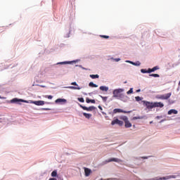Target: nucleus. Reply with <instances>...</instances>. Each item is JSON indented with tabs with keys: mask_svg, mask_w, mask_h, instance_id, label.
<instances>
[{
	"mask_svg": "<svg viewBox=\"0 0 180 180\" xmlns=\"http://www.w3.org/2000/svg\"><path fill=\"white\" fill-rule=\"evenodd\" d=\"M124 92V89H115L112 91V96L115 99H119V101H121V102H124V103H127V102H129V96H127L126 94H123Z\"/></svg>",
	"mask_w": 180,
	"mask_h": 180,
	"instance_id": "nucleus-1",
	"label": "nucleus"
},
{
	"mask_svg": "<svg viewBox=\"0 0 180 180\" xmlns=\"http://www.w3.org/2000/svg\"><path fill=\"white\" fill-rule=\"evenodd\" d=\"M71 85H74V86H65L64 88L67 89H74V90H77L79 91L81 89H82V87H80L78 84L76 83V82H73L71 83Z\"/></svg>",
	"mask_w": 180,
	"mask_h": 180,
	"instance_id": "nucleus-2",
	"label": "nucleus"
},
{
	"mask_svg": "<svg viewBox=\"0 0 180 180\" xmlns=\"http://www.w3.org/2000/svg\"><path fill=\"white\" fill-rule=\"evenodd\" d=\"M109 162H117L118 164H121V162H123V160L117 158H111L105 161V164H108Z\"/></svg>",
	"mask_w": 180,
	"mask_h": 180,
	"instance_id": "nucleus-3",
	"label": "nucleus"
},
{
	"mask_svg": "<svg viewBox=\"0 0 180 180\" xmlns=\"http://www.w3.org/2000/svg\"><path fill=\"white\" fill-rule=\"evenodd\" d=\"M176 178V176L175 175H169V176H166L163 177H156L155 179H153V180H168V179H175Z\"/></svg>",
	"mask_w": 180,
	"mask_h": 180,
	"instance_id": "nucleus-4",
	"label": "nucleus"
},
{
	"mask_svg": "<svg viewBox=\"0 0 180 180\" xmlns=\"http://www.w3.org/2000/svg\"><path fill=\"white\" fill-rule=\"evenodd\" d=\"M27 103H33L34 105H36L37 106H43L44 105L45 102L44 101H33L32 100L27 101Z\"/></svg>",
	"mask_w": 180,
	"mask_h": 180,
	"instance_id": "nucleus-5",
	"label": "nucleus"
},
{
	"mask_svg": "<svg viewBox=\"0 0 180 180\" xmlns=\"http://www.w3.org/2000/svg\"><path fill=\"white\" fill-rule=\"evenodd\" d=\"M11 103H19V102H23L24 103H27V101L18 98H14L12 100H11Z\"/></svg>",
	"mask_w": 180,
	"mask_h": 180,
	"instance_id": "nucleus-6",
	"label": "nucleus"
},
{
	"mask_svg": "<svg viewBox=\"0 0 180 180\" xmlns=\"http://www.w3.org/2000/svg\"><path fill=\"white\" fill-rule=\"evenodd\" d=\"M143 105L147 108V109H153L154 108V102L143 101Z\"/></svg>",
	"mask_w": 180,
	"mask_h": 180,
	"instance_id": "nucleus-7",
	"label": "nucleus"
},
{
	"mask_svg": "<svg viewBox=\"0 0 180 180\" xmlns=\"http://www.w3.org/2000/svg\"><path fill=\"white\" fill-rule=\"evenodd\" d=\"M112 126H115V124H118V126H122L123 124V121H120L117 118H114L113 120L111 122Z\"/></svg>",
	"mask_w": 180,
	"mask_h": 180,
	"instance_id": "nucleus-8",
	"label": "nucleus"
},
{
	"mask_svg": "<svg viewBox=\"0 0 180 180\" xmlns=\"http://www.w3.org/2000/svg\"><path fill=\"white\" fill-rule=\"evenodd\" d=\"M80 108H82V109H83L84 110H86L87 112H92V110H95V109H96V108L94 106L86 107V106L80 105Z\"/></svg>",
	"mask_w": 180,
	"mask_h": 180,
	"instance_id": "nucleus-9",
	"label": "nucleus"
},
{
	"mask_svg": "<svg viewBox=\"0 0 180 180\" xmlns=\"http://www.w3.org/2000/svg\"><path fill=\"white\" fill-rule=\"evenodd\" d=\"M125 63H128L129 64H131L132 65H135L136 67H140L141 65V63L140 61H136V63L131 60H125Z\"/></svg>",
	"mask_w": 180,
	"mask_h": 180,
	"instance_id": "nucleus-10",
	"label": "nucleus"
},
{
	"mask_svg": "<svg viewBox=\"0 0 180 180\" xmlns=\"http://www.w3.org/2000/svg\"><path fill=\"white\" fill-rule=\"evenodd\" d=\"M113 113H130V111H124L120 108H115L113 110Z\"/></svg>",
	"mask_w": 180,
	"mask_h": 180,
	"instance_id": "nucleus-11",
	"label": "nucleus"
},
{
	"mask_svg": "<svg viewBox=\"0 0 180 180\" xmlns=\"http://www.w3.org/2000/svg\"><path fill=\"white\" fill-rule=\"evenodd\" d=\"M67 103V99L65 98H58L55 101V103H60V105H64Z\"/></svg>",
	"mask_w": 180,
	"mask_h": 180,
	"instance_id": "nucleus-12",
	"label": "nucleus"
},
{
	"mask_svg": "<svg viewBox=\"0 0 180 180\" xmlns=\"http://www.w3.org/2000/svg\"><path fill=\"white\" fill-rule=\"evenodd\" d=\"M91 174H92V170H91V169L84 167L85 176H89Z\"/></svg>",
	"mask_w": 180,
	"mask_h": 180,
	"instance_id": "nucleus-13",
	"label": "nucleus"
},
{
	"mask_svg": "<svg viewBox=\"0 0 180 180\" xmlns=\"http://www.w3.org/2000/svg\"><path fill=\"white\" fill-rule=\"evenodd\" d=\"M171 95L172 94L171 93H168L167 94H165V95H162L159 97V99H164V100H167V99H169V98H171Z\"/></svg>",
	"mask_w": 180,
	"mask_h": 180,
	"instance_id": "nucleus-14",
	"label": "nucleus"
},
{
	"mask_svg": "<svg viewBox=\"0 0 180 180\" xmlns=\"http://www.w3.org/2000/svg\"><path fill=\"white\" fill-rule=\"evenodd\" d=\"M154 108H164V103L161 102H153Z\"/></svg>",
	"mask_w": 180,
	"mask_h": 180,
	"instance_id": "nucleus-15",
	"label": "nucleus"
},
{
	"mask_svg": "<svg viewBox=\"0 0 180 180\" xmlns=\"http://www.w3.org/2000/svg\"><path fill=\"white\" fill-rule=\"evenodd\" d=\"M157 70H160V67L155 66L152 69L151 68H148V74H151V72H155V71H157Z\"/></svg>",
	"mask_w": 180,
	"mask_h": 180,
	"instance_id": "nucleus-16",
	"label": "nucleus"
},
{
	"mask_svg": "<svg viewBox=\"0 0 180 180\" xmlns=\"http://www.w3.org/2000/svg\"><path fill=\"white\" fill-rule=\"evenodd\" d=\"M99 89L103 92H108V91H109V87L106 86H101Z\"/></svg>",
	"mask_w": 180,
	"mask_h": 180,
	"instance_id": "nucleus-17",
	"label": "nucleus"
},
{
	"mask_svg": "<svg viewBox=\"0 0 180 180\" xmlns=\"http://www.w3.org/2000/svg\"><path fill=\"white\" fill-rule=\"evenodd\" d=\"M168 115H178V110L172 109L167 112Z\"/></svg>",
	"mask_w": 180,
	"mask_h": 180,
	"instance_id": "nucleus-18",
	"label": "nucleus"
},
{
	"mask_svg": "<svg viewBox=\"0 0 180 180\" xmlns=\"http://www.w3.org/2000/svg\"><path fill=\"white\" fill-rule=\"evenodd\" d=\"M83 115L84 116V117H86V119H90L92 117V114H89L86 112H84Z\"/></svg>",
	"mask_w": 180,
	"mask_h": 180,
	"instance_id": "nucleus-19",
	"label": "nucleus"
},
{
	"mask_svg": "<svg viewBox=\"0 0 180 180\" xmlns=\"http://www.w3.org/2000/svg\"><path fill=\"white\" fill-rule=\"evenodd\" d=\"M124 123H125V127H127V128H130V127H131V123H130V122L129 121V120H127V121H125Z\"/></svg>",
	"mask_w": 180,
	"mask_h": 180,
	"instance_id": "nucleus-20",
	"label": "nucleus"
},
{
	"mask_svg": "<svg viewBox=\"0 0 180 180\" xmlns=\"http://www.w3.org/2000/svg\"><path fill=\"white\" fill-rule=\"evenodd\" d=\"M120 119H121V120H123L125 123V122L129 120V118H127V117L124 116V115H121L120 116Z\"/></svg>",
	"mask_w": 180,
	"mask_h": 180,
	"instance_id": "nucleus-21",
	"label": "nucleus"
},
{
	"mask_svg": "<svg viewBox=\"0 0 180 180\" xmlns=\"http://www.w3.org/2000/svg\"><path fill=\"white\" fill-rule=\"evenodd\" d=\"M65 64H71V62L70 61H64V62H60V63H58L57 65H64Z\"/></svg>",
	"mask_w": 180,
	"mask_h": 180,
	"instance_id": "nucleus-22",
	"label": "nucleus"
},
{
	"mask_svg": "<svg viewBox=\"0 0 180 180\" xmlns=\"http://www.w3.org/2000/svg\"><path fill=\"white\" fill-rule=\"evenodd\" d=\"M89 77H90V78H92V79H96L99 78L98 75H90Z\"/></svg>",
	"mask_w": 180,
	"mask_h": 180,
	"instance_id": "nucleus-23",
	"label": "nucleus"
},
{
	"mask_svg": "<svg viewBox=\"0 0 180 180\" xmlns=\"http://www.w3.org/2000/svg\"><path fill=\"white\" fill-rule=\"evenodd\" d=\"M89 86H91V88H98V84H95L91 82L89 84Z\"/></svg>",
	"mask_w": 180,
	"mask_h": 180,
	"instance_id": "nucleus-24",
	"label": "nucleus"
},
{
	"mask_svg": "<svg viewBox=\"0 0 180 180\" xmlns=\"http://www.w3.org/2000/svg\"><path fill=\"white\" fill-rule=\"evenodd\" d=\"M51 176H53V178L57 176V170H54L51 172Z\"/></svg>",
	"mask_w": 180,
	"mask_h": 180,
	"instance_id": "nucleus-25",
	"label": "nucleus"
},
{
	"mask_svg": "<svg viewBox=\"0 0 180 180\" xmlns=\"http://www.w3.org/2000/svg\"><path fill=\"white\" fill-rule=\"evenodd\" d=\"M149 77H154L155 78H160V75L158 74H150Z\"/></svg>",
	"mask_w": 180,
	"mask_h": 180,
	"instance_id": "nucleus-26",
	"label": "nucleus"
},
{
	"mask_svg": "<svg viewBox=\"0 0 180 180\" xmlns=\"http://www.w3.org/2000/svg\"><path fill=\"white\" fill-rule=\"evenodd\" d=\"M86 102L87 103H90V102H91V103H95V100H91V99H89V98H86Z\"/></svg>",
	"mask_w": 180,
	"mask_h": 180,
	"instance_id": "nucleus-27",
	"label": "nucleus"
},
{
	"mask_svg": "<svg viewBox=\"0 0 180 180\" xmlns=\"http://www.w3.org/2000/svg\"><path fill=\"white\" fill-rule=\"evenodd\" d=\"M133 88H130L128 91H127V95H131V94H133Z\"/></svg>",
	"mask_w": 180,
	"mask_h": 180,
	"instance_id": "nucleus-28",
	"label": "nucleus"
},
{
	"mask_svg": "<svg viewBox=\"0 0 180 180\" xmlns=\"http://www.w3.org/2000/svg\"><path fill=\"white\" fill-rule=\"evenodd\" d=\"M100 97L101 98L103 102H106V101H108V97L107 96H100Z\"/></svg>",
	"mask_w": 180,
	"mask_h": 180,
	"instance_id": "nucleus-29",
	"label": "nucleus"
},
{
	"mask_svg": "<svg viewBox=\"0 0 180 180\" xmlns=\"http://www.w3.org/2000/svg\"><path fill=\"white\" fill-rule=\"evenodd\" d=\"M141 72L142 74H148V70H146V69H141Z\"/></svg>",
	"mask_w": 180,
	"mask_h": 180,
	"instance_id": "nucleus-30",
	"label": "nucleus"
},
{
	"mask_svg": "<svg viewBox=\"0 0 180 180\" xmlns=\"http://www.w3.org/2000/svg\"><path fill=\"white\" fill-rule=\"evenodd\" d=\"M111 60H113V61H115L116 63H119V61H120V58H111Z\"/></svg>",
	"mask_w": 180,
	"mask_h": 180,
	"instance_id": "nucleus-31",
	"label": "nucleus"
},
{
	"mask_svg": "<svg viewBox=\"0 0 180 180\" xmlns=\"http://www.w3.org/2000/svg\"><path fill=\"white\" fill-rule=\"evenodd\" d=\"M77 99L79 102H81L82 103H84V102H85V100H84V98H78Z\"/></svg>",
	"mask_w": 180,
	"mask_h": 180,
	"instance_id": "nucleus-32",
	"label": "nucleus"
},
{
	"mask_svg": "<svg viewBox=\"0 0 180 180\" xmlns=\"http://www.w3.org/2000/svg\"><path fill=\"white\" fill-rule=\"evenodd\" d=\"M69 63H71V64H74L75 63H79V60H72V61H69Z\"/></svg>",
	"mask_w": 180,
	"mask_h": 180,
	"instance_id": "nucleus-33",
	"label": "nucleus"
},
{
	"mask_svg": "<svg viewBox=\"0 0 180 180\" xmlns=\"http://www.w3.org/2000/svg\"><path fill=\"white\" fill-rule=\"evenodd\" d=\"M135 99L136 101V102H140V101H141V97L140 96H136Z\"/></svg>",
	"mask_w": 180,
	"mask_h": 180,
	"instance_id": "nucleus-34",
	"label": "nucleus"
},
{
	"mask_svg": "<svg viewBox=\"0 0 180 180\" xmlns=\"http://www.w3.org/2000/svg\"><path fill=\"white\" fill-rule=\"evenodd\" d=\"M162 115H158L155 117V119H157L158 120H160V119H162Z\"/></svg>",
	"mask_w": 180,
	"mask_h": 180,
	"instance_id": "nucleus-35",
	"label": "nucleus"
},
{
	"mask_svg": "<svg viewBox=\"0 0 180 180\" xmlns=\"http://www.w3.org/2000/svg\"><path fill=\"white\" fill-rule=\"evenodd\" d=\"M101 37H103V39H109V36L107 35H101Z\"/></svg>",
	"mask_w": 180,
	"mask_h": 180,
	"instance_id": "nucleus-36",
	"label": "nucleus"
},
{
	"mask_svg": "<svg viewBox=\"0 0 180 180\" xmlns=\"http://www.w3.org/2000/svg\"><path fill=\"white\" fill-rule=\"evenodd\" d=\"M46 98H48V99H53V96H46Z\"/></svg>",
	"mask_w": 180,
	"mask_h": 180,
	"instance_id": "nucleus-37",
	"label": "nucleus"
},
{
	"mask_svg": "<svg viewBox=\"0 0 180 180\" xmlns=\"http://www.w3.org/2000/svg\"><path fill=\"white\" fill-rule=\"evenodd\" d=\"M137 119H141V117H133L134 120H137Z\"/></svg>",
	"mask_w": 180,
	"mask_h": 180,
	"instance_id": "nucleus-38",
	"label": "nucleus"
},
{
	"mask_svg": "<svg viewBox=\"0 0 180 180\" xmlns=\"http://www.w3.org/2000/svg\"><path fill=\"white\" fill-rule=\"evenodd\" d=\"M42 110H51V108H42Z\"/></svg>",
	"mask_w": 180,
	"mask_h": 180,
	"instance_id": "nucleus-39",
	"label": "nucleus"
},
{
	"mask_svg": "<svg viewBox=\"0 0 180 180\" xmlns=\"http://www.w3.org/2000/svg\"><path fill=\"white\" fill-rule=\"evenodd\" d=\"M76 67H79V68H82V65H76Z\"/></svg>",
	"mask_w": 180,
	"mask_h": 180,
	"instance_id": "nucleus-40",
	"label": "nucleus"
},
{
	"mask_svg": "<svg viewBox=\"0 0 180 180\" xmlns=\"http://www.w3.org/2000/svg\"><path fill=\"white\" fill-rule=\"evenodd\" d=\"M98 109H100V110H103V109H102V106L98 105Z\"/></svg>",
	"mask_w": 180,
	"mask_h": 180,
	"instance_id": "nucleus-41",
	"label": "nucleus"
},
{
	"mask_svg": "<svg viewBox=\"0 0 180 180\" xmlns=\"http://www.w3.org/2000/svg\"><path fill=\"white\" fill-rule=\"evenodd\" d=\"M49 180H57L56 178H50Z\"/></svg>",
	"mask_w": 180,
	"mask_h": 180,
	"instance_id": "nucleus-42",
	"label": "nucleus"
},
{
	"mask_svg": "<svg viewBox=\"0 0 180 180\" xmlns=\"http://www.w3.org/2000/svg\"><path fill=\"white\" fill-rule=\"evenodd\" d=\"M141 89H137L136 90V92L139 93V92H141Z\"/></svg>",
	"mask_w": 180,
	"mask_h": 180,
	"instance_id": "nucleus-43",
	"label": "nucleus"
},
{
	"mask_svg": "<svg viewBox=\"0 0 180 180\" xmlns=\"http://www.w3.org/2000/svg\"><path fill=\"white\" fill-rule=\"evenodd\" d=\"M163 122H165V120H162L160 123H162Z\"/></svg>",
	"mask_w": 180,
	"mask_h": 180,
	"instance_id": "nucleus-44",
	"label": "nucleus"
},
{
	"mask_svg": "<svg viewBox=\"0 0 180 180\" xmlns=\"http://www.w3.org/2000/svg\"><path fill=\"white\" fill-rule=\"evenodd\" d=\"M41 88H46V86L40 85Z\"/></svg>",
	"mask_w": 180,
	"mask_h": 180,
	"instance_id": "nucleus-45",
	"label": "nucleus"
},
{
	"mask_svg": "<svg viewBox=\"0 0 180 180\" xmlns=\"http://www.w3.org/2000/svg\"><path fill=\"white\" fill-rule=\"evenodd\" d=\"M82 70H86V68H84V67H82Z\"/></svg>",
	"mask_w": 180,
	"mask_h": 180,
	"instance_id": "nucleus-46",
	"label": "nucleus"
},
{
	"mask_svg": "<svg viewBox=\"0 0 180 180\" xmlns=\"http://www.w3.org/2000/svg\"><path fill=\"white\" fill-rule=\"evenodd\" d=\"M143 158H144V160H147V157H143Z\"/></svg>",
	"mask_w": 180,
	"mask_h": 180,
	"instance_id": "nucleus-47",
	"label": "nucleus"
},
{
	"mask_svg": "<svg viewBox=\"0 0 180 180\" xmlns=\"http://www.w3.org/2000/svg\"><path fill=\"white\" fill-rule=\"evenodd\" d=\"M177 119V120H180V117H178V118H176Z\"/></svg>",
	"mask_w": 180,
	"mask_h": 180,
	"instance_id": "nucleus-48",
	"label": "nucleus"
},
{
	"mask_svg": "<svg viewBox=\"0 0 180 180\" xmlns=\"http://www.w3.org/2000/svg\"><path fill=\"white\" fill-rule=\"evenodd\" d=\"M153 124V121H150V124Z\"/></svg>",
	"mask_w": 180,
	"mask_h": 180,
	"instance_id": "nucleus-49",
	"label": "nucleus"
},
{
	"mask_svg": "<svg viewBox=\"0 0 180 180\" xmlns=\"http://www.w3.org/2000/svg\"><path fill=\"white\" fill-rule=\"evenodd\" d=\"M66 37H70V36H67Z\"/></svg>",
	"mask_w": 180,
	"mask_h": 180,
	"instance_id": "nucleus-50",
	"label": "nucleus"
}]
</instances>
